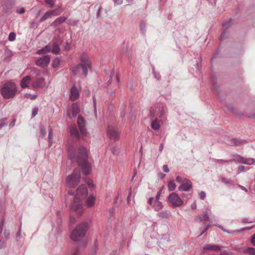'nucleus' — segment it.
Masks as SVG:
<instances>
[{"instance_id":"f257e3e1","label":"nucleus","mask_w":255,"mask_h":255,"mask_svg":"<svg viewBox=\"0 0 255 255\" xmlns=\"http://www.w3.org/2000/svg\"><path fill=\"white\" fill-rule=\"evenodd\" d=\"M88 150L81 146L75 150L73 146L68 148V158L74 161L77 160L78 165L81 166L83 174L88 175L91 172V165L88 161Z\"/></svg>"},{"instance_id":"f03ea898","label":"nucleus","mask_w":255,"mask_h":255,"mask_svg":"<svg viewBox=\"0 0 255 255\" xmlns=\"http://www.w3.org/2000/svg\"><path fill=\"white\" fill-rule=\"evenodd\" d=\"M88 190L85 185L80 186L77 190L76 195L73 197V201L71 204V210L81 215L82 212V204L80 202L87 195Z\"/></svg>"},{"instance_id":"7ed1b4c3","label":"nucleus","mask_w":255,"mask_h":255,"mask_svg":"<svg viewBox=\"0 0 255 255\" xmlns=\"http://www.w3.org/2000/svg\"><path fill=\"white\" fill-rule=\"evenodd\" d=\"M89 229V224L87 222H83L77 226L72 232L70 238L74 241H79L86 235Z\"/></svg>"},{"instance_id":"20e7f679","label":"nucleus","mask_w":255,"mask_h":255,"mask_svg":"<svg viewBox=\"0 0 255 255\" xmlns=\"http://www.w3.org/2000/svg\"><path fill=\"white\" fill-rule=\"evenodd\" d=\"M16 91L15 84L8 82L3 85L1 89V94L4 99H8L15 96Z\"/></svg>"},{"instance_id":"39448f33","label":"nucleus","mask_w":255,"mask_h":255,"mask_svg":"<svg viewBox=\"0 0 255 255\" xmlns=\"http://www.w3.org/2000/svg\"><path fill=\"white\" fill-rule=\"evenodd\" d=\"M81 63L77 65L72 69L73 74H76L77 71L81 68L85 76L88 74V69L91 68V63L86 54H83L81 57Z\"/></svg>"},{"instance_id":"423d86ee","label":"nucleus","mask_w":255,"mask_h":255,"mask_svg":"<svg viewBox=\"0 0 255 255\" xmlns=\"http://www.w3.org/2000/svg\"><path fill=\"white\" fill-rule=\"evenodd\" d=\"M81 173L79 169H75L72 175L66 179V185L69 187H74L77 185L80 180Z\"/></svg>"},{"instance_id":"0eeeda50","label":"nucleus","mask_w":255,"mask_h":255,"mask_svg":"<svg viewBox=\"0 0 255 255\" xmlns=\"http://www.w3.org/2000/svg\"><path fill=\"white\" fill-rule=\"evenodd\" d=\"M168 201L173 207H180L183 204V201L175 192H172L168 197Z\"/></svg>"},{"instance_id":"6e6552de","label":"nucleus","mask_w":255,"mask_h":255,"mask_svg":"<svg viewBox=\"0 0 255 255\" xmlns=\"http://www.w3.org/2000/svg\"><path fill=\"white\" fill-rule=\"evenodd\" d=\"M107 135L111 140H116L119 137V132L116 126L109 125L107 128Z\"/></svg>"},{"instance_id":"1a4fd4ad","label":"nucleus","mask_w":255,"mask_h":255,"mask_svg":"<svg viewBox=\"0 0 255 255\" xmlns=\"http://www.w3.org/2000/svg\"><path fill=\"white\" fill-rule=\"evenodd\" d=\"M50 57L49 55H46L37 59L35 61V64L40 67H46L49 63Z\"/></svg>"},{"instance_id":"9d476101","label":"nucleus","mask_w":255,"mask_h":255,"mask_svg":"<svg viewBox=\"0 0 255 255\" xmlns=\"http://www.w3.org/2000/svg\"><path fill=\"white\" fill-rule=\"evenodd\" d=\"M77 124L80 129L81 135L85 136L87 135V131L85 128V122L83 118L79 116L77 119Z\"/></svg>"},{"instance_id":"9b49d317","label":"nucleus","mask_w":255,"mask_h":255,"mask_svg":"<svg viewBox=\"0 0 255 255\" xmlns=\"http://www.w3.org/2000/svg\"><path fill=\"white\" fill-rule=\"evenodd\" d=\"M184 181V182L179 187L178 190L181 191H188L192 188V182L187 178H185Z\"/></svg>"},{"instance_id":"f8f14e48","label":"nucleus","mask_w":255,"mask_h":255,"mask_svg":"<svg viewBox=\"0 0 255 255\" xmlns=\"http://www.w3.org/2000/svg\"><path fill=\"white\" fill-rule=\"evenodd\" d=\"M45 85V82L43 78H35L32 84V86L34 88H43Z\"/></svg>"},{"instance_id":"ddd939ff","label":"nucleus","mask_w":255,"mask_h":255,"mask_svg":"<svg viewBox=\"0 0 255 255\" xmlns=\"http://www.w3.org/2000/svg\"><path fill=\"white\" fill-rule=\"evenodd\" d=\"M60 211H57V215L58 217V219L57 221V225L56 226L54 225L52 228L53 231L56 233L57 234H58L61 231L60 227H61V225L62 224V219H61V217H60Z\"/></svg>"},{"instance_id":"4468645a","label":"nucleus","mask_w":255,"mask_h":255,"mask_svg":"<svg viewBox=\"0 0 255 255\" xmlns=\"http://www.w3.org/2000/svg\"><path fill=\"white\" fill-rule=\"evenodd\" d=\"M79 93L75 86H72L70 90V99L75 101L78 98Z\"/></svg>"},{"instance_id":"2eb2a0df","label":"nucleus","mask_w":255,"mask_h":255,"mask_svg":"<svg viewBox=\"0 0 255 255\" xmlns=\"http://www.w3.org/2000/svg\"><path fill=\"white\" fill-rule=\"evenodd\" d=\"M221 247L217 245L207 244L203 247L204 250H209L211 251H218L221 250Z\"/></svg>"},{"instance_id":"dca6fc26","label":"nucleus","mask_w":255,"mask_h":255,"mask_svg":"<svg viewBox=\"0 0 255 255\" xmlns=\"http://www.w3.org/2000/svg\"><path fill=\"white\" fill-rule=\"evenodd\" d=\"M67 18L66 16H60L56 18L51 24L52 26H58L64 22Z\"/></svg>"},{"instance_id":"f3484780","label":"nucleus","mask_w":255,"mask_h":255,"mask_svg":"<svg viewBox=\"0 0 255 255\" xmlns=\"http://www.w3.org/2000/svg\"><path fill=\"white\" fill-rule=\"evenodd\" d=\"M69 132L72 137L78 139L80 138V135L76 127H71L69 129Z\"/></svg>"},{"instance_id":"a211bd4d","label":"nucleus","mask_w":255,"mask_h":255,"mask_svg":"<svg viewBox=\"0 0 255 255\" xmlns=\"http://www.w3.org/2000/svg\"><path fill=\"white\" fill-rule=\"evenodd\" d=\"M71 110L72 114V117L74 118L76 117L80 112L79 107L76 103H74L72 105Z\"/></svg>"},{"instance_id":"6ab92c4d","label":"nucleus","mask_w":255,"mask_h":255,"mask_svg":"<svg viewBox=\"0 0 255 255\" xmlns=\"http://www.w3.org/2000/svg\"><path fill=\"white\" fill-rule=\"evenodd\" d=\"M232 160V161H235L236 163H240L244 164L245 157L242 156L239 154H235L234 155L233 159Z\"/></svg>"},{"instance_id":"aec40b11","label":"nucleus","mask_w":255,"mask_h":255,"mask_svg":"<svg viewBox=\"0 0 255 255\" xmlns=\"http://www.w3.org/2000/svg\"><path fill=\"white\" fill-rule=\"evenodd\" d=\"M247 143V141L245 140L238 139L237 138H232L231 140V143L233 145L238 146L242 144H244Z\"/></svg>"},{"instance_id":"412c9836","label":"nucleus","mask_w":255,"mask_h":255,"mask_svg":"<svg viewBox=\"0 0 255 255\" xmlns=\"http://www.w3.org/2000/svg\"><path fill=\"white\" fill-rule=\"evenodd\" d=\"M30 77L29 76H26L22 78L20 82L21 87L22 88H25L28 87V84L29 83Z\"/></svg>"},{"instance_id":"4be33fe9","label":"nucleus","mask_w":255,"mask_h":255,"mask_svg":"<svg viewBox=\"0 0 255 255\" xmlns=\"http://www.w3.org/2000/svg\"><path fill=\"white\" fill-rule=\"evenodd\" d=\"M167 111V108L163 106H158V113L157 116L159 118L163 117Z\"/></svg>"},{"instance_id":"5701e85b","label":"nucleus","mask_w":255,"mask_h":255,"mask_svg":"<svg viewBox=\"0 0 255 255\" xmlns=\"http://www.w3.org/2000/svg\"><path fill=\"white\" fill-rule=\"evenodd\" d=\"M151 128L155 130H158L160 128V125L157 119L153 120L151 123Z\"/></svg>"},{"instance_id":"b1692460","label":"nucleus","mask_w":255,"mask_h":255,"mask_svg":"<svg viewBox=\"0 0 255 255\" xmlns=\"http://www.w3.org/2000/svg\"><path fill=\"white\" fill-rule=\"evenodd\" d=\"M163 205L159 201H155L153 205V208L156 211H159L163 208Z\"/></svg>"},{"instance_id":"393cba45","label":"nucleus","mask_w":255,"mask_h":255,"mask_svg":"<svg viewBox=\"0 0 255 255\" xmlns=\"http://www.w3.org/2000/svg\"><path fill=\"white\" fill-rule=\"evenodd\" d=\"M170 215V212L168 211L160 212L157 214V216L162 219H167Z\"/></svg>"},{"instance_id":"a878e982","label":"nucleus","mask_w":255,"mask_h":255,"mask_svg":"<svg viewBox=\"0 0 255 255\" xmlns=\"http://www.w3.org/2000/svg\"><path fill=\"white\" fill-rule=\"evenodd\" d=\"M51 51L54 54H57L60 52L59 45L57 43H54L52 45Z\"/></svg>"},{"instance_id":"bb28decb","label":"nucleus","mask_w":255,"mask_h":255,"mask_svg":"<svg viewBox=\"0 0 255 255\" xmlns=\"http://www.w3.org/2000/svg\"><path fill=\"white\" fill-rule=\"evenodd\" d=\"M198 220L200 221H207L209 220V217L207 211H205L202 215L199 216Z\"/></svg>"},{"instance_id":"cd10ccee","label":"nucleus","mask_w":255,"mask_h":255,"mask_svg":"<svg viewBox=\"0 0 255 255\" xmlns=\"http://www.w3.org/2000/svg\"><path fill=\"white\" fill-rule=\"evenodd\" d=\"M244 164L248 165H255V158L245 157Z\"/></svg>"},{"instance_id":"c85d7f7f","label":"nucleus","mask_w":255,"mask_h":255,"mask_svg":"<svg viewBox=\"0 0 255 255\" xmlns=\"http://www.w3.org/2000/svg\"><path fill=\"white\" fill-rule=\"evenodd\" d=\"M168 189L169 191H174L176 187V185L174 180H170L168 184Z\"/></svg>"},{"instance_id":"c756f323","label":"nucleus","mask_w":255,"mask_h":255,"mask_svg":"<svg viewBox=\"0 0 255 255\" xmlns=\"http://www.w3.org/2000/svg\"><path fill=\"white\" fill-rule=\"evenodd\" d=\"M244 253L250 255H255V249L251 247L246 248L244 250Z\"/></svg>"},{"instance_id":"7c9ffc66","label":"nucleus","mask_w":255,"mask_h":255,"mask_svg":"<svg viewBox=\"0 0 255 255\" xmlns=\"http://www.w3.org/2000/svg\"><path fill=\"white\" fill-rule=\"evenodd\" d=\"M95 204V198L91 195L87 199L86 202V205L88 207H92Z\"/></svg>"},{"instance_id":"2f4dec72","label":"nucleus","mask_w":255,"mask_h":255,"mask_svg":"<svg viewBox=\"0 0 255 255\" xmlns=\"http://www.w3.org/2000/svg\"><path fill=\"white\" fill-rule=\"evenodd\" d=\"M51 13H52V12H50V11H46L44 14V15L41 17V18L40 19V21L41 22L44 21L46 20V19H47L48 18L51 17H52Z\"/></svg>"},{"instance_id":"473e14b6","label":"nucleus","mask_w":255,"mask_h":255,"mask_svg":"<svg viewBox=\"0 0 255 255\" xmlns=\"http://www.w3.org/2000/svg\"><path fill=\"white\" fill-rule=\"evenodd\" d=\"M140 32L142 35H145L146 33V25L144 22H140L139 23Z\"/></svg>"},{"instance_id":"72a5a7b5","label":"nucleus","mask_w":255,"mask_h":255,"mask_svg":"<svg viewBox=\"0 0 255 255\" xmlns=\"http://www.w3.org/2000/svg\"><path fill=\"white\" fill-rule=\"evenodd\" d=\"M158 113V107L151 108L150 110V116L151 118H154L155 116H157Z\"/></svg>"},{"instance_id":"f704fd0d","label":"nucleus","mask_w":255,"mask_h":255,"mask_svg":"<svg viewBox=\"0 0 255 255\" xmlns=\"http://www.w3.org/2000/svg\"><path fill=\"white\" fill-rule=\"evenodd\" d=\"M219 228H220L223 231L225 232H226L227 233H229V234H234L236 232H239V231H229V230H226V229H225L223 226H221V225H218L217 226Z\"/></svg>"},{"instance_id":"c9c22d12","label":"nucleus","mask_w":255,"mask_h":255,"mask_svg":"<svg viewBox=\"0 0 255 255\" xmlns=\"http://www.w3.org/2000/svg\"><path fill=\"white\" fill-rule=\"evenodd\" d=\"M214 162L216 164H222L225 163L232 162V160H224L223 159H215Z\"/></svg>"},{"instance_id":"e433bc0d","label":"nucleus","mask_w":255,"mask_h":255,"mask_svg":"<svg viewBox=\"0 0 255 255\" xmlns=\"http://www.w3.org/2000/svg\"><path fill=\"white\" fill-rule=\"evenodd\" d=\"M152 73L154 75V77L157 80H160L161 79V76L158 72H156L155 70V68L153 67L152 69Z\"/></svg>"},{"instance_id":"4c0bfd02","label":"nucleus","mask_w":255,"mask_h":255,"mask_svg":"<svg viewBox=\"0 0 255 255\" xmlns=\"http://www.w3.org/2000/svg\"><path fill=\"white\" fill-rule=\"evenodd\" d=\"M60 64V60L59 58H55L52 62V66L54 68L57 67Z\"/></svg>"},{"instance_id":"58836bf2","label":"nucleus","mask_w":255,"mask_h":255,"mask_svg":"<svg viewBox=\"0 0 255 255\" xmlns=\"http://www.w3.org/2000/svg\"><path fill=\"white\" fill-rule=\"evenodd\" d=\"M15 33L13 32H11L9 34L8 40L10 41H13L15 39Z\"/></svg>"},{"instance_id":"ea45409f","label":"nucleus","mask_w":255,"mask_h":255,"mask_svg":"<svg viewBox=\"0 0 255 255\" xmlns=\"http://www.w3.org/2000/svg\"><path fill=\"white\" fill-rule=\"evenodd\" d=\"M52 129L51 128H50L49 130V133H48V142H49V146H51V144H52V141H51V140L52 138Z\"/></svg>"},{"instance_id":"a19ab883","label":"nucleus","mask_w":255,"mask_h":255,"mask_svg":"<svg viewBox=\"0 0 255 255\" xmlns=\"http://www.w3.org/2000/svg\"><path fill=\"white\" fill-rule=\"evenodd\" d=\"M161 240H165L167 242L170 241V235L169 234H164L162 235L161 237Z\"/></svg>"},{"instance_id":"79ce46f5","label":"nucleus","mask_w":255,"mask_h":255,"mask_svg":"<svg viewBox=\"0 0 255 255\" xmlns=\"http://www.w3.org/2000/svg\"><path fill=\"white\" fill-rule=\"evenodd\" d=\"M93 100L94 106V113H95V116H97V108H96V98H95V96H93Z\"/></svg>"},{"instance_id":"37998d69","label":"nucleus","mask_w":255,"mask_h":255,"mask_svg":"<svg viewBox=\"0 0 255 255\" xmlns=\"http://www.w3.org/2000/svg\"><path fill=\"white\" fill-rule=\"evenodd\" d=\"M232 19L230 18L228 22L223 23V27L225 29H227L230 26V23L232 22Z\"/></svg>"},{"instance_id":"c03bdc74","label":"nucleus","mask_w":255,"mask_h":255,"mask_svg":"<svg viewBox=\"0 0 255 255\" xmlns=\"http://www.w3.org/2000/svg\"><path fill=\"white\" fill-rule=\"evenodd\" d=\"M221 181L223 183L225 184H231V180L229 179L226 178L225 177H223L221 179Z\"/></svg>"},{"instance_id":"a18cd8bd","label":"nucleus","mask_w":255,"mask_h":255,"mask_svg":"<svg viewBox=\"0 0 255 255\" xmlns=\"http://www.w3.org/2000/svg\"><path fill=\"white\" fill-rule=\"evenodd\" d=\"M6 120V118H3L0 120V129H1L5 125V122Z\"/></svg>"},{"instance_id":"49530a36","label":"nucleus","mask_w":255,"mask_h":255,"mask_svg":"<svg viewBox=\"0 0 255 255\" xmlns=\"http://www.w3.org/2000/svg\"><path fill=\"white\" fill-rule=\"evenodd\" d=\"M38 109L37 108H34L32 111V117H34L38 113Z\"/></svg>"},{"instance_id":"de8ad7c7","label":"nucleus","mask_w":255,"mask_h":255,"mask_svg":"<svg viewBox=\"0 0 255 255\" xmlns=\"http://www.w3.org/2000/svg\"><path fill=\"white\" fill-rule=\"evenodd\" d=\"M30 24V28H36L37 27V24L34 21H31L29 23Z\"/></svg>"},{"instance_id":"09e8293b","label":"nucleus","mask_w":255,"mask_h":255,"mask_svg":"<svg viewBox=\"0 0 255 255\" xmlns=\"http://www.w3.org/2000/svg\"><path fill=\"white\" fill-rule=\"evenodd\" d=\"M185 178H183V177H181V176H178L176 177V181H177L178 183L182 184L183 182H184V179Z\"/></svg>"},{"instance_id":"8fccbe9b","label":"nucleus","mask_w":255,"mask_h":255,"mask_svg":"<svg viewBox=\"0 0 255 255\" xmlns=\"http://www.w3.org/2000/svg\"><path fill=\"white\" fill-rule=\"evenodd\" d=\"M45 2L46 4L49 5L51 7H53L54 2L53 0H45Z\"/></svg>"},{"instance_id":"3c124183","label":"nucleus","mask_w":255,"mask_h":255,"mask_svg":"<svg viewBox=\"0 0 255 255\" xmlns=\"http://www.w3.org/2000/svg\"><path fill=\"white\" fill-rule=\"evenodd\" d=\"M126 105L123 104L122 106V108H123V111L121 112V117H124L126 115V112H125V109L126 108Z\"/></svg>"},{"instance_id":"603ef678","label":"nucleus","mask_w":255,"mask_h":255,"mask_svg":"<svg viewBox=\"0 0 255 255\" xmlns=\"http://www.w3.org/2000/svg\"><path fill=\"white\" fill-rule=\"evenodd\" d=\"M161 193V190H159L155 196V201H159Z\"/></svg>"},{"instance_id":"864d4df0","label":"nucleus","mask_w":255,"mask_h":255,"mask_svg":"<svg viewBox=\"0 0 255 255\" xmlns=\"http://www.w3.org/2000/svg\"><path fill=\"white\" fill-rule=\"evenodd\" d=\"M4 220L3 219L0 222V234L2 233V228L4 224Z\"/></svg>"},{"instance_id":"5fc2aeb1","label":"nucleus","mask_w":255,"mask_h":255,"mask_svg":"<svg viewBox=\"0 0 255 255\" xmlns=\"http://www.w3.org/2000/svg\"><path fill=\"white\" fill-rule=\"evenodd\" d=\"M21 223H20L19 226V228L18 231L16 233V237L18 238H20L21 237Z\"/></svg>"},{"instance_id":"6e6d98bb","label":"nucleus","mask_w":255,"mask_h":255,"mask_svg":"<svg viewBox=\"0 0 255 255\" xmlns=\"http://www.w3.org/2000/svg\"><path fill=\"white\" fill-rule=\"evenodd\" d=\"M200 197L201 200H204L206 197V193L204 191H201L200 194Z\"/></svg>"},{"instance_id":"4d7b16f0","label":"nucleus","mask_w":255,"mask_h":255,"mask_svg":"<svg viewBox=\"0 0 255 255\" xmlns=\"http://www.w3.org/2000/svg\"><path fill=\"white\" fill-rule=\"evenodd\" d=\"M3 234H4V236L5 239H8L9 238V237H10V234H9V232L8 231L5 230L4 231Z\"/></svg>"},{"instance_id":"13d9d810","label":"nucleus","mask_w":255,"mask_h":255,"mask_svg":"<svg viewBox=\"0 0 255 255\" xmlns=\"http://www.w3.org/2000/svg\"><path fill=\"white\" fill-rule=\"evenodd\" d=\"M25 12V9L23 7H21L16 10V13L19 14H22Z\"/></svg>"},{"instance_id":"bf43d9fd","label":"nucleus","mask_w":255,"mask_h":255,"mask_svg":"<svg viewBox=\"0 0 255 255\" xmlns=\"http://www.w3.org/2000/svg\"><path fill=\"white\" fill-rule=\"evenodd\" d=\"M45 52V49L43 48H42L41 49H39V50H37L36 53L39 54V55H41V54H43Z\"/></svg>"},{"instance_id":"052dcab7","label":"nucleus","mask_w":255,"mask_h":255,"mask_svg":"<svg viewBox=\"0 0 255 255\" xmlns=\"http://www.w3.org/2000/svg\"><path fill=\"white\" fill-rule=\"evenodd\" d=\"M40 135L42 136H44L46 135V131L44 130V129L42 128V127H40Z\"/></svg>"},{"instance_id":"680f3d73","label":"nucleus","mask_w":255,"mask_h":255,"mask_svg":"<svg viewBox=\"0 0 255 255\" xmlns=\"http://www.w3.org/2000/svg\"><path fill=\"white\" fill-rule=\"evenodd\" d=\"M251 242L253 246H255V234L252 236Z\"/></svg>"},{"instance_id":"e2e57ef3","label":"nucleus","mask_w":255,"mask_h":255,"mask_svg":"<svg viewBox=\"0 0 255 255\" xmlns=\"http://www.w3.org/2000/svg\"><path fill=\"white\" fill-rule=\"evenodd\" d=\"M245 169V167L244 166H240L238 169V173H240L241 172H243Z\"/></svg>"},{"instance_id":"0e129e2a","label":"nucleus","mask_w":255,"mask_h":255,"mask_svg":"<svg viewBox=\"0 0 255 255\" xmlns=\"http://www.w3.org/2000/svg\"><path fill=\"white\" fill-rule=\"evenodd\" d=\"M57 9H55L53 10H50V12H52L51 15L52 16H57L59 14V13H57Z\"/></svg>"},{"instance_id":"69168bd1","label":"nucleus","mask_w":255,"mask_h":255,"mask_svg":"<svg viewBox=\"0 0 255 255\" xmlns=\"http://www.w3.org/2000/svg\"><path fill=\"white\" fill-rule=\"evenodd\" d=\"M114 3L118 5H120L122 4L123 2V0H113Z\"/></svg>"},{"instance_id":"338daca9","label":"nucleus","mask_w":255,"mask_h":255,"mask_svg":"<svg viewBox=\"0 0 255 255\" xmlns=\"http://www.w3.org/2000/svg\"><path fill=\"white\" fill-rule=\"evenodd\" d=\"M163 170L165 172H168L169 171L168 166L167 165H164L163 166Z\"/></svg>"},{"instance_id":"774afa93","label":"nucleus","mask_w":255,"mask_h":255,"mask_svg":"<svg viewBox=\"0 0 255 255\" xmlns=\"http://www.w3.org/2000/svg\"><path fill=\"white\" fill-rule=\"evenodd\" d=\"M44 48L45 49V52H49L51 50V47L49 45H46Z\"/></svg>"}]
</instances>
